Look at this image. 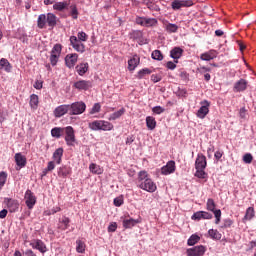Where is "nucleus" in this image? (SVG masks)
I'll return each mask as SVG.
<instances>
[{
	"instance_id": "680f3d73",
	"label": "nucleus",
	"mask_w": 256,
	"mask_h": 256,
	"mask_svg": "<svg viewBox=\"0 0 256 256\" xmlns=\"http://www.w3.org/2000/svg\"><path fill=\"white\" fill-rule=\"evenodd\" d=\"M117 231V222H112L108 226V233H115Z\"/></svg>"
},
{
	"instance_id": "13d9d810",
	"label": "nucleus",
	"mask_w": 256,
	"mask_h": 256,
	"mask_svg": "<svg viewBox=\"0 0 256 256\" xmlns=\"http://www.w3.org/2000/svg\"><path fill=\"white\" fill-rule=\"evenodd\" d=\"M179 77L182 79V81H189V73H187L185 70L180 71Z\"/></svg>"
},
{
	"instance_id": "6e6d98bb",
	"label": "nucleus",
	"mask_w": 256,
	"mask_h": 256,
	"mask_svg": "<svg viewBox=\"0 0 256 256\" xmlns=\"http://www.w3.org/2000/svg\"><path fill=\"white\" fill-rule=\"evenodd\" d=\"M99 111H101V104L95 103L90 110V115H95V113H99Z\"/></svg>"
},
{
	"instance_id": "473e14b6",
	"label": "nucleus",
	"mask_w": 256,
	"mask_h": 256,
	"mask_svg": "<svg viewBox=\"0 0 256 256\" xmlns=\"http://www.w3.org/2000/svg\"><path fill=\"white\" fill-rule=\"evenodd\" d=\"M182 55H183V49H181L180 47H175L170 51V57H172V59H176V60L181 59Z\"/></svg>"
},
{
	"instance_id": "3c124183",
	"label": "nucleus",
	"mask_w": 256,
	"mask_h": 256,
	"mask_svg": "<svg viewBox=\"0 0 256 256\" xmlns=\"http://www.w3.org/2000/svg\"><path fill=\"white\" fill-rule=\"evenodd\" d=\"M70 10H71L70 15H71L72 19H78L79 11L77 10V6L76 5H71Z\"/></svg>"
},
{
	"instance_id": "4be33fe9",
	"label": "nucleus",
	"mask_w": 256,
	"mask_h": 256,
	"mask_svg": "<svg viewBox=\"0 0 256 256\" xmlns=\"http://www.w3.org/2000/svg\"><path fill=\"white\" fill-rule=\"evenodd\" d=\"M141 62V58L139 56L134 55L130 60H128V70L135 71Z\"/></svg>"
},
{
	"instance_id": "f257e3e1",
	"label": "nucleus",
	"mask_w": 256,
	"mask_h": 256,
	"mask_svg": "<svg viewBox=\"0 0 256 256\" xmlns=\"http://www.w3.org/2000/svg\"><path fill=\"white\" fill-rule=\"evenodd\" d=\"M137 183L139 189H142L143 191H147L148 193H155L157 191V184L149 178V173L145 170L138 173Z\"/></svg>"
},
{
	"instance_id": "8fccbe9b",
	"label": "nucleus",
	"mask_w": 256,
	"mask_h": 256,
	"mask_svg": "<svg viewBox=\"0 0 256 256\" xmlns=\"http://www.w3.org/2000/svg\"><path fill=\"white\" fill-rule=\"evenodd\" d=\"M195 177L198 179H207V173L205 172V169H196Z\"/></svg>"
},
{
	"instance_id": "2eb2a0df",
	"label": "nucleus",
	"mask_w": 256,
	"mask_h": 256,
	"mask_svg": "<svg viewBox=\"0 0 256 256\" xmlns=\"http://www.w3.org/2000/svg\"><path fill=\"white\" fill-rule=\"evenodd\" d=\"M32 249H37L40 253H47V245L41 239H35L30 243Z\"/></svg>"
},
{
	"instance_id": "603ef678",
	"label": "nucleus",
	"mask_w": 256,
	"mask_h": 256,
	"mask_svg": "<svg viewBox=\"0 0 256 256\" xmlns=\"http://www.w3.org/2000/svg\"><path fill=\"white\" fill-rule=\"evenodd\" d=\"M5 183H7V174L2 171L0 172V189H3Z\"/></svg>"
},
{
	"instance_id": "f03ea898",
	"label": "nucleus",
	"mask_w": 256,
	"mask_h": 256,
	"mask_svg": "<svg viewBox=\"0 0 256 256\" xmlns=\"http://www.w3.org/2000/svg\"><path fill=\"white\" fill-rule=\"evenodd\" d=\"M87 109V105L83 101L69 104L70 115H83Z\"/></svg>"
},
{
	"instance_id": "a18cd8bd",
	"label": "nucleus",
	"mask_w": 256,
	"mask_h": 256,
	"mask_svg": "<svg viewBox=\"0 0 256 256\" xmlns=\"http://www.w3.org/2000/svg\"><path fill=\"white\" fill-rule=\"evenodd\" d=\"M67 5H69L67 2H57L53 5V9H55V11H63L67 9Z\"/></svg>"
},
{
	"instance_id": "5701e85b",
	"label": "nucleus",
	"mask_w": 256,
	"mask_h": 256,
	"mask_svg": "<svg viewBox=\"0 0 256 256\" xmlns=\"http://www.w3.org/2000/svg\"><path fill=\"white\" fill-rule=\"evenodd\" d=\"M75 70L78 73V75H80V77H83V75H85V73H87V71H89V63L82 62V63L76 65Z\"/></svg>"
},
{
	"instance_id": "39448f33",
	"label": "nucleus",
	"mask_w": 256,
	"mask_h": 256,
	"mask_svg": "<svg viewBox=\"0 0 256 256\" xmlns=\"http://www.w3.org/2000/svg\"><path fill=\"white\" fill-rule=\"evenodd\" d=\"M135 23L141 25V27H157L159 22L156 18L136 16Z\"/></svg>"
},
{
	"instance_id": "09e8293b",
	"label": "nucleus",
	"mask_w": 256,
	"mask_h": 256,
	"mask_svg": "<svg viewBox=\"0 0 256 256\" xmlns=\"http://www.w3.org/2000/svg\"><path fill=\"white\" fill-rule=\"evenodd\" d=\"M152 59L155 61H163V53L160 50H154L151 54Z\"/></svg>"
},
{
	"instance_id": "dca6fc26",
	"label": "nucleus",
	"mask_w": 256,
	"mask_h": 256,
	"mask_svg": "<svg viewBox=\"0 0 256 256\" xmlns=\"http://www.w3.org/2000/svg\"><path fill=\"white\" fill-rule=\"evenodd\" d=\"M192 221H201V219H213V214L206 212V211H197L195 212L192 217Z\"/></svg>"
},
{
	"instance_id": "864d4df0",
	"label": "nucleus",
	"mask_w": 256,
	"mask_h": 256,
	"mask_svg": "<svg viewBox=\"0 0 256 256\" xmlns=\"http://www.w3.org/2000/svg\"><path fill=\"white\" fill-rule=\"evenodd\" d=\"M77 39L78 41L85 42L87 41V39H89V36L87 35V33L82 31L78 32Z\"/></svg>"
},
{
	"instance_id": "1a4fd4ad",
	"label": "nucleus",
	"mask_w": 256,
	"mask_h": 256,
	"mask_svg": "<svg viewBox=\"0 0 256 256\" xmlns=\"http://www.w3.org/2000/svg\"><path fill=\"white\" fill-rule=\"evenodd\" d=\"M26 207L28 209H33L35 207V204L37 203V197H35V194L31 190H27L24 195Z\"/></svg>"
},
{
	"instance_id": "774afa93",
	"label": "nucleus",
	"mask_w": 256,
	"mask_h": 256,
	"mask_svg": "<svg viewBox=\"0 0 256 256\" xmlns=\"http://www.w3.org/2000/svg\"><path fill=\"white\" fill-rule=\"evenodd\" d=\"M199 73H209L211 71V68L205 67V66H201L198 69Z\"/></svg>"
},
{
	"instance_id": "6e6552de",
	"label": "nucleus",
	"mask_w": 256,
	"mask_h": 256,
	"mask_svg": "<svg viewBox=\"0 0 256 256\" xmlns=\"http://www.w3.org/2000/svg\"><path fill=\"white\" fill-rule=\"evenodd\" d=\"M70 45L77 53H85V44L81 40H78L77 36L70 37Z\"/></svg>"
},
{
	"instance_id": "a19ab883",
	"label": "nucleus",
	"mask_w": 256,
	"mask_h": 256,
	"mask_svg": "<svg viewBox=\"0 0 256 256\" xmlns=\"http://www.w3.org/2000/svg\"><path fill=\"white\" fill-rule=\"evenodd\" d=\"M8 208L10 210V213H15V211H17V209H19V202H17L16 200H9Z\"/></svg>"
},
{
	"instance_id": "a878e982",
	"label": "nucleus",
	"mask_w": 256,
	"mask_h": 256,
	"mask_svg": "<svg viewBox=\"0 0 256 256\" xmlns=\"http://www.w3.org/2000/svg\"><path fill=\"white\" fill-rule=\"evenodd\" d=\"M52 157L56 165H61V161L63 159V148L56 149Z\"/></svg>"
},
{
	"instance_id": "e2e57ef3",
	"label": "nucleus",
	"mask_w": 256,
	"mask_h": 256,
	"mask_svg": "<svg viewBox=\"0 0 256 256\" xmlns=\"http://www.w3.org/2000/svg\"><path fill=\"white\" fill-rule=\"evenodd\" d=\"M161 79H163V77L160 74H152L151 75V81L153 83H159V81H161Z\"/></svg>"
},
{
	"instance_id": "72a5a7b5",
	"label": "nucleus",
	"mask_w": 256,
	"mask_h": 256,
	"mask_svg": "<svg viewBox=\"0 0 256 256\" xmlns=\"http://www.w3.org/2000/svg\"><path fill=\"white\" fill-rule=\"evenodd\" d=\"M46 25H47V16L45 14H40L37 20L38 29H45Z\"/></svg>"
},
{
	"instance_id": "58836bf2",
	"label": "nucleus",
	"mask_w": 256,
	"mask_h": 256,
	"mask_svg": "<svg viewBox=\"0 0 256 256\" xmlns=\"http://www.w3.org/2000/svg\"><path fill=\"white\" fill-rule=\"evenodd\" d=\"M208 235L211 239H214L215 241L221 240V237H222L221 233L218 232V230L216 229L208 230Z\"/></svg>"
},
{
	"instance_id": "b1692460",
	"label": "nucleus",
	"mask_w": 256,
	"mask_h": 256,
	"mask_svg": "<svg viewBox=\"0 0 256 256\" xmlns=\"http://www.w3.org/2000/svg\"><path fill=\"white\" fill-rule=\"evenodd\" d=\"M14 159L16 161V165L20 168H23L27 165V158H25V156H23L21 153H16Z\"/></svg>"
},
{
	"instance_id": "c03bdc74",
	"label": "nucleus",
	"mask_w": 256,
	"mask_h": 256,
	"mask_svg": "<svg viewBox=\"0 0 256 256\" xmlns=\"http://www.w3.org/2000/svg\"><path fill=\"white\" fill-rule=\"evenodd\" d=\"M165 30L167 33H177V31H179V26L173 23H169L165 26Z\"/></svg>"
},
{
	"instance_id": "f704fd0d",
	"label": "nucleus",
	"mask_w": 256,
	"mask_h": 256,
	"mask_svg": "<svg viewBox=\"0 0 256 256\" xmlns=\"http://www.w3.org/2000/svg\"><path fill=\"white\" fill-rule=\"evenodd\" d=\"M123 115H125V108H121L120 110L112 113L108 119L109 121H116V119L123 117Z\"/></svg>"
},
{
	"instance_id": "9b49d317",
	"label": "nucleus",
	"mask_w": 256,
	"mask_h": 256,
	"mask_svg": "<svg viewBox=\"0 0 256 256\" xmlns=\"http://www.w3.org/2000/svg\"><path fill=\"white\" fill-rule=\"evenodd\" d=\"M75 89L78 91H89L93 87V81L91 80H79L74 83Z\"/></svg>"
},
{
	"instance_id": "7ed1b4c3",
	"label": "nucleus",
	"mask_w": 256,
	"mask_h": 256,
	"mask_svg": "<svg viewBox=\"0 0 256 256\" xmlns=\"http://www.w3.org/2000/svg\"><path fill=\"white\" fill-rule=\"evenodd\" d=\"M65 141L68 147H75L77 139L75 138V129L72 126L64 127Z\"/></svg>"
},
{
	"instance_id": "20e7f679",
	"label": "nucleus",
	"mask_w": 256,
	"mask_h": 256,
	"mask_svg": "<svg viewBox=\"0 0 256 256\" xmlns=\"http://www.w3.org/2000/svg\"><path fill=\"white\" fill-rule=\"evenodd\" d=\"M61 51H63V46L61 44H55L51 50L50 63L52 67H55L59 63V57H61Z\"/></svg>"
},
{
	"instance_id": "c9c22d12",
	"label": "nucleus",
	"mask_w": 256,
	"mask_h": 256,
	"mask_svg": "<svg viewBox=\"0 0 256 256\" xmlns=\"http://www.w3.org/2000/svg\"><path fill=\"white\" fill-rule=\"evenodd\" d=\"M29 105L31 109H37V107H39V96H37V94H32L30 96Z\"/></svg>"
},
{
	"instance_id": "0eeeda50",
	"label": "nucleus",
	"mask_w": 256,
	"mask_h": 256,
	"mask_svg": "<svg viewBox=\"0 0 256 256\" xmlns=\"http://www.w3.org/2000/svg\"><path fill=\"white\" fill-rule=\"evenodd\" d=\"M65 65L68 69H74L75 65H77V61H79V54L71 53L65 56Z\"/></svg>"
},
{
	"instance_id": "6ab92c4d",
	"label": "nucleus",
	"mask_w": 256,
	"mask_h": 256,
	"mask_svg": "<svg viewBox=\"0 0 256 256\" xmlns=\"http://www.w3.org/2000/svg\"><path fill=\"white\" fill-rule=\"evenodd\" d=\"M71 223V219H69V217L64 216L62 217V219H60L58 221L57 227L59 229V231H67V229H69L70 224Z\"/></svg>"
},
{
	"instance_id": "ea45409f",
	"label": "nucleus",
	"mask_w": 256,
	"mask_h": 256,
	"mask_svg": "<svg viewBox=\"0 0 256 256\" xmlns=\"http://www.w3.org/2000/svg\"><path fill=\"white\" fill-rule=\"evenodd\" d=\"M151 73H153V71H151V69H149V68H143V69H141V70L137 73L136 77H137V79H145V76H146V75H151Z\"/></svg>"
},
{
	"instance_id": "69168bd1",
	"label": "nucleus",
	"mask_w": 256,
	"mask_h": 256,
	"mask_svg": "<svg viewBox=\"0 0 256 256\" xmlns=\"http://www.w3.org/2000/svg\"><path fill=\"white\" fill-rule=\"evenodd\" d=\"M23 256H37V254L34 251H32L31 249H26L23 252Z\"/></svg>"
},
{
	"instance_id": "4d7b16f0",
	"label": "nucleus",
	"mask_w": 256,
	"mask_h": 256,
	"mask_svg": "<svg viewBox=\"0 0 256 256\" xmlns=\"http://www.w3.org/2000/svg\"><path fill=\"white\" fill-rule=\"evenodd\" d=\"M152 113H154L155 115H161V113H165V108L161 106H155L152 108Z\"/></svg>"
},
{
	"instance_id": "a211bd4d",
	"label": "nucleus",
	"mask_w": 256,
	"mask_h": 256,
	"mask_svg": "<svg viewBox=\"0 0 256 256\" xmlns=\"http://www.w3.org/2000/svg\"><path fill=\"white\" fill-rule=\"evenodd\" d=\"M207 167V158L203 154H198L195 161V169H206Z\"/></svg>"
},
{
	"instance_id": "79ce46f5",
	"label": "nucleus",
	"mask_w": 256,
	"mask_h": 256,
	"mask_svg": "<svg viewBox=\"0 0 256 256\" xmlns=\"http://www.w3.org/2000/svg\"><path fill=\"white\" fill-rule=\"evenodd\" d=\"M112 129H113V125L111 124V122L101 120L100 131H112Z\"/></svg>"
},
{
	"instance_id": "2f4dec72",
	"label": "nucleus",
	"mask_w": 256,
	"mask_h": 256,
	"mask_svg": "<svg viewBox=\"0 0 256 256\" xmlns=\"http://www.w3.org/2000/svg\"><path fill=\"white\" fill-rule=\"evenodd\" d=\"M129 39H133V41H139L143 39V32L141 30H132L129 33Z\"/></svg>"
},
{
	"instance_id": "c756f323",
	"label": "nucleus",
	"mask_w": 256,
	"mask_h": 256,
	"mask_svg": "<svg viewBox=\"0 0 256 256\" xmlns=\"http://www.w3.org/2000/svg\"><path fill=\"white\" fill-rule=\"evenodd\" d=\"M0 69H3L6 73H11V69H13V67L11 66V63H9V60L2 58L0 59Z\"/></svg>"
},
{
	"instance_id": "aec40b11",
	"label": "nucleus",
	"mask_w": 256,
	"mask_h": 256,
	"mask_svg": "<svg viewBox=\"0 0 256 256\" xmlns=\"http://www.w3.org/2000/svg\"><path fill=\"white\" fill-rule=\"evenodd\" d=\"M57 173H58V177H61L62 179H67V177L71 175L72 170H71V167L64 165L58 168Z\"/></svg>"
},
{
	"instance_id": "423d86ee",
	"label": "nucleus",
	"mask_w": 256,
	"mask_h": 256,
	"mask_svg": "<svg viewBox=\"0 0 256 256\" xmlns=\"http://www.w3.org/2000/svg\"><path fill=\"white\" fill-rule=\"evenodd\" d=\"M201 107L198 109L196 115L199 119H205L209 115V107H211V102L204 100L200 102Z\"/></svg>"
},
{
	"instance_id": "4468645a",
	"label": "nucleus",
	"mask_w": 256,
	"mask_h": 256,
	"mask_svg": "<svg viewBox=\"0 0 256 256\" xmlns=\"http://www.w3.org/2000/svg\"><path fill=\"white\" fill-rule=\"evenodd\" d=\"M176 169L177 166L175 165V161L170 160L161 168V175H171L176 171Z\"/></svg>"
},
{
	"instance_id": "412c9836",
	"label": "nucleus",
	"mask_w": 256,
	"mask_h": 256,
	"mask_svg": "<svg viewBox=\"0 0 256 256\" xmlns=\"http://www.w3.org/2000/svg\"><path fill=\"white\" fill-rule=\"evenodd\" d=\"M138 223H141L140 219H133V218H125L122 222V225L124 229H132V227H135Z\"/></svg>"
},
{
	"instance_id": "f3484780",
	"label": "nucleus",
	"mask_w": 256,
	"mask_h": 256,
	"mask_svg": "<svg viewBox=\"0 0 256 256\" xmlns=\"http://www.w3.org/2000/svg\"><path fill=\"white\" fill-rule=\"evenodd\" d=\"M247 85H249V82L245 79L238 80L233 87L234 93H241L243 91H247Z\"/></svg>"
},
{
	"instance_id": "de8ad7c7",
	"label": "nucleus",
	"mask_w": 256,
	"mask_h": 256,
	"mask_svg": "<svg viewBox=\"0 0 256 256\" xmlns=\"http://www.w3.org/2000/svg\"><path fill=\"white\" fill-rule=\"evenodd\" d=\"M76 251L77 253H85V242L81 240L76 241Z\"/></svg>"
},
{
	"instance_id": "7c9ffc66",
	"label": "nucleus",
	"mask_w": 256,
	"mask_h": 256,
	"mask_svg": "<svg viewBox=\"0 0 256 256\" xmlns=\"http://www.w3.org/2000/svg\"><path fill=\"white\" fill-rule=\"evenodd\" d=\"M146 127H148L150 131H153L157 127V121L155 120V117L153 116L146 117Z\"/></svg>"
},
{
	"instance_id": "5fc2aeb1",
	"label": "nucleus",
	"mask_w": 256,
	"mask_h": 256,
	"mask_svg": "<svg viewBox=\"0 0 256 256\" xmlns=\"http://www.w3.org/2000/svg\"><path fill=\"white\" fill-rule=\"evenodd\" d=\"M243 162L247 163L248 165H250V163H253V155H251V153H246L243 156Z\"/></svg>"
},
{
	"instance_id": "c85d7f7f",
	"label": "nucleus",
	"mask_w": 256,
	"mask_h": 256,
	"mask_svg": "<svg viewBox=\"0 0 256 256\" xmlns=\"http://www.w3.org/2000/svg\"><path fill=\"white\" fill-rule=\"evenodd\" d=\"M46 23L48 27H51V29H53V27L57 25V16H55V14L53 13H48L46 16Z\"/></svg>"
},
{
	"instance_id": "4c0bfd02",
	"label": "nucleus",
	"mask_w": 256,
	"mask_h": 256,
	"mask_svg": "<svg viewBox=\"0 0 256 256\" xmlns=\"http://www.w3.org/2000/svg\"><path fill=\"white\" fill-rule=\"evenodd\" d=\"M199 241H201V237L197 234H192L187 241V245H189V247H193V245H197Z\"/></svg>"
},
{
	"instance_id": "f8f14e48",
	"label": "nucleus",
	"mask_w": 256,
	"mask_h": 256,
	"mask_svg": "<svg viewBox=\"0 0 256 256\" xmlns=\"http://www.w3.org/2000/svg\"><path fill=\"white\" fill-rule=\"evenodd\" d=\"M54 117L57 119L63 117L64 115H70V110H69V104H62L58 107H56L53 111Z\"/></svg>"
},
{
	"instance_id": "bb28decb",
	"label": "nucleus",
	"mask_w": 256,
	"mask_h": 256,
	"mask_svg": "<svg viewBox=\"0 0 256 256\" xmlns=\"http://www.w3.org/2000/svg\"><path fill=\"white\" fill-rule=\"evenodd\" d=\"M255 217V208L253 207H248L246 209V213L242 219L243 223H247V221H251Z\"/></svg>"
},
{
	"instance_id": "0e129e2a",
	"label": "nucleus",
	"mask_w": 256,
	"mask_h": 256,
	"mask_svg": "<svg viewBox=\"0 0 256 256\" xmlns=\"http://www.w3.org/2000/svg\"><path fill=\"white\" fill-rule=\"evenodd\" d=\"M166 67H167V69H170L171 71H173L174 69L177 68V64H175L172 61H169V62H167Z\"/></svg>"
},
{
	"instance_id": "052dcab7",
	"label": "nucleus",
	"mask_w": 256,
	"mask_h": 256,
	"mask_svg": "<svg viewBox=\"0 0 256 256\" xmlns=\"http://www.w3.org/2000/svg\"><path fill=\"white\" fill-rule=\"evenodd\" d=\"M232 225H233V220L227 218L223 222L222 229H229V227H231Z\"/></svg>"
},
{
	"instance_id": "e433bc0d",
	"label": "nucleus",
	"mask_w": 256,
	"mask_h": 256,
	"mask_svg": "<svg viewBox=\"0 0 256 256\" xmlns=\"http://www.w3.org/2000/svg\"><path fill=\"white\" fill-rule=\"evenodd\" d=\"M89 169L94 175H103V168L95 163L90 164Z\"/></svg>"
},
{
	"instance_id": "cd10ccee",
	"label": "nucleus",
	"mask_w": 256,
	"mask_h": 256,
	"mask_svg": "<svg viewBox=\"0 0 256 256\" xmlns=\"http://www.w3.org/2000/svg\"><path fill=\"white\" fill-rule=\"evenodd\" d=\"M65 133V127H55L51 130V136L55 137V139H61L63 134Z\"/></svg>"
},
{
	"instance_id": "393cba45",
	"label": "nucleus",
	"mask_w": 256,
	"mask_h": 256,
	"mask_svg": "<svg viewBox=\"0 0 256 256\" xmlns=\"http://www.w3.org/2000/svg\"><path fill=\"white\" fill-rule=\"evenodd\" d=\"M216 57H217V51L210 50L209 52L201 54L200 59L202 61H212V59H216Z\"/></svg>"
},
{
	"instance_id": "49530a36",
	"label": "nucleus",
	"mask_w": 256,
	"mask_h": 256,
	"mask_svg": "<svg viewBox=\"0 0 256 256\" xmlns=\"http://www.w3.org/2000/svg\"><path fill=\"white\" fill-rule=\"evenodd\" d=\"M215 207H217V205L215 204V200H213L212 198H209L207 200V203H206V209L207 211H216L215 210Z\"/></svg>"
},
{
	"instance_id": "37998d69",
	"label": "nucleus",
	"mask_w": 256,
	"mask_h": 256,
	"mask_svg": "<svg viewBox=\"0 0 256 256\" xmlns=\"http://www.w3.org/2000/svg\"><path fill=\"white\" fill-rule=\"evenodd\" d=\"M89 129L92 131H101V120H95L89 123Z\"/></svg>"
},
{
	"instance_id": "338daca9",
	"label": "nucleus",
	"mask_w": 256,
	"mask_h": 256,
	"mask_svg": "<svg viewBox=\"0 0 256 256\" xmlns=\"http://www.w3.org/2000/svg\"><path fill=\"white\" fill-rule=\"evenodd\" d=\"M55 163H56L55 161L48 162L46 167L47 171H53L55 169Z\"/></svg>"
},
{
	"instance_id": "9d476101",
	"label": "nucleus",
	"mask_w": 256,
	"mask_h": 256,
	"mask_svg": "<svg viewBox=\"0 0 256 256\" xmlns=\"http://www.w3.org/2000/svg\"><path fill=\"white\" fill-rule=\"evenodd\" d=\"M171 7L174 11H179L182 7H193V0H174Z\"/></svg>"
},
{
	"instance_id": "ddd939ff",
	"label": "nucleus",
	"mask_w": 256,
	"mask_h": 256,
	"mask_svg": "<svg viewBox=\"0 0 256 256\" xmlns=\"http://www.w3.org/2000/svg\"><path fill=\"white\" fill-rule=\"evenodd\" d=\"M205 251H207V248L203 245L195 246L193 248H189L187 250L188 256H203L205 255Z\"/></svg>"
},
{
	"instance_id": "bf43d9fd",
	"label": "nucleus",
	"mask_w": 256,
	"mask_h": 256,
	"mask_svg": "<svg viewBox=\"0 0 256 256\" xmlns=\"http://www.w3.org/2000/svg\"><path fill=\"white\" fill-rule=\"evenodd\" d=\"M123 203H124L123 196H118L114 199L115 207H121V205H123Z\"/></svg>"
}]
</instances>
